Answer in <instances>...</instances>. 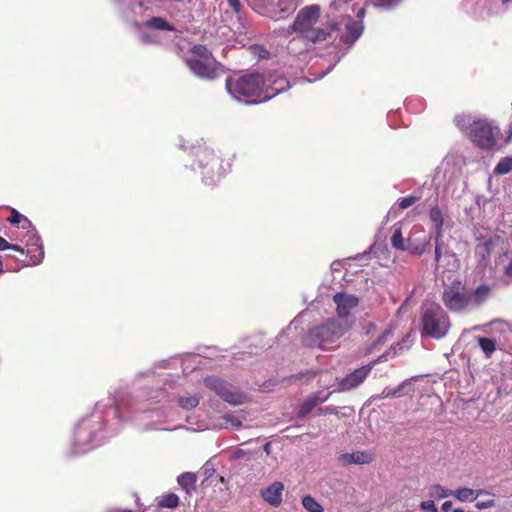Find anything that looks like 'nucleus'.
I'll return each mask as SVG.
<instances>
[{
  "instance_id": "f257e3e1",
  "label": "nucleus",
  "mask_w": 512,
  "mask_h": 512,
  "mask_svg": "<svg viewBox=\"0 0 512 512\" xmlns=\"http://www.w3.org/2000/svg\"><path fill=\"white\" fill-rule=\"evenodd\" d=\"M287 88L285 79H276L272 75L264 78L259 73L230 77L226 81V89L231 97L247 104L268 101Z\"/></svg>"
},
{
  "instance_id": "f03ea898",
  "label": "nucleus",
  "mask_w": 512,
  "mask_h": 512,
  "mask_svg": "<svg viewBox=\"0 0 512 512\" xmlns=\"http://www.w3.org/2000/svg\"><path fill=\"white\" fill-rule=\"evenodd\" d=\"M361 0H333L327 12V17L341 23L340 41L345 44H353L362 34L361 21L353 20L352 14Z\"/></svg>"
},
{
  "instance_id": "7ed1b4c3",
  "label": "nucleus",
  "mask_w": 512,
  "mask_h": 512,
  "mask_svg": "<svg viewBox=\"0 0 512 512\" xmlns=\"http://www.w3.org/2000/svg\"><path fill=\"white\" fill-rule=\"evenodd\" d=\"M455 123L478 147L491 149L496 144L495 138L499 128L492 122L470 114H462L455 117Z\"/></svg>"
},
{
  "instance_id": "20e7f679",
  "label": "nucleus",
  "mask_w": 512,
  "mask_h": 512,
  "mask_svg": "<svg viewBox=\"0 0 512 512\" xmlns=\"http://www.w3.org/2000/svg\"><path fill=\"white\" fill-rule=\"evenodd\" d=\"M351 329V322H340L333 318L326 323L312 328L304 337L303 342L308 347L322 348L335 342Z\"/></svg>"
},
{
  "instance_id": "39448f33",
  "label": "nucleus",
  "mask_w": 512,
  "mask_h": 512,
  "mask_svg": "<svg viewBox=\"0 0 512 512\" xmlns=\"http://www.w3.org/2000/svg\"><path fill=\"white\" fill-rule=\"evenodd\" d=\"M450 328V321L438 304H429L423 307L422 333L435 339L443 338Z\"/></svg>"
},
{
  "instance_id": "423d86ee",
  "label": "nucleus",
  "mask_w": 512,
  "mask_h": 512,
  "mask_svg": "<svg viewBox=\"0 0 512 512\" xmlns=\"http://www.w3.org/2000/svg\"><path fill=\"white\" fill-rule=\"evenodd\" d=\"M186 63L193 74L205 79L215 78L220 70L212 54L203 45H196L191 49V56Z\"/></svg>"
},
{
  "instance_id": "0eeeda50",
  "label": "nucleus",
  "mask_w": 512,
  "mask_h": 512,
  "mask_svg": "<svg viewBox=\"0 0 512 512\" xmlns=\"http://www.w3.org/2000/svg\"><path fill=\"white\" fill-rule=\"evenodd\" d=\"M443 302L451 311L459 312L471 307V297L460 282L453 283L443 292Z\"/></svg>"
},
{
  "instance_id": "6e6552de",
  "label": "nucleus",
  "mask_w": 512,
  "mask_h": 512,
  "mask_svg": "<svg viewBox=\"0 0 512 512\" xmlns=\"http://www.w3.org/2000/svg\"><path fill=\"white\" fill-rule=\"evenodd\" d=\"M391 244L397 250L408 251L414 255H422L426 252L430 244V237L424 236L420 242L414 241L412 237H409L407 241H405L400 227H395L391 237Z\"/></svg>"
},
{
  "instance_id": "1a4fd4ad",
  "label": "nucleus",
  "mask_w": 512,
  "mask_h": 512,
  "mask_svg": "<svg viewBox=\"0 0 512 512\" xmlns=\"http://www.w3.org/2000/svg\"><path fill=\"white\" fill-rule=\"evenodd\" d=\"M205 383L209 388L215 390L218 395H220L226 402L230 404L240 405L243 404L247 399V397L239 390L216 377L206 378Z\"/></svg>"
},
{
  "instance_id": "9d476101",
  "label": "nucleus",
  "mask_w": 512,
  "mask_h": 512,
  "mask_svg": "<svg viewBox=\"0 0 512 512\" xmlns=\"http://www.w3.org/2000/svg\"><path fill=\"white\" fill-rule=\"evenodd\" d=\"M333 301L336 304L337 317L340 322H351V327L355 323V317L352 310L359 304V299L355 295L338 292L333 296Z\"/></svg>"
},
{
  "instance_id": "9b49d317",
  "label": "nucleus",
  "mask_w": 512,
  "mask_h": 512,
  "mask_svg": "<svg viewBox=\"0 0 512 512\" xmlns=\"http://www.w3.org/2000/svg\"><path fill=\"white\" fill-rule=\"evenodd\" d=\"M430 220L435 224V260L440 263L442 260L452 259L455 261V254L445 251L443 253L442 230L444 225V218L442 211L439 207H432L429 211Z\"/></svg>"
},
{
  "instance_id": "f8f14e48",
  "label": "nucleus",
  "mask_w": 512,
  "mask_h": 512,
  "mask_svg": "<svg viewBox=\"0 0 512 512\" xmlns=\"http://www.w3.org/2000/svg\"><path fill=\"white\" fill-rule=\"evenodd\" d=\"M321 14L320 6L309 5L302 8L291 27L295 32L308 33L314 24L317 23Z\"/></svg>"
},
{
  "instance_id": "ddd939ff",
  "label": "nucleus",
  "mask_w": 512,
  "mask_h": 512,
  "mask_svg": "<svg viewBox=\"0 0 512 512\" xmlns=\"http://www.w3.org/2000/svg\"><path fill=\"white\" fill-rule=\"evenodd\" d=\"M382 359H386V354L381 355L377 360L373 361L372 363L362 366L354 370L349 375H347L344 379H342L339 382V390L347 391L359 386L369 375L373 365L379 361H382Z\"/></svg>"
},
{
  "instance_id": "4468645a",
  "label": "nucleus",
  "mask_w": 512,
  "mask_h": 512,
  "mask_svg": "<svg viewBox=\"0 0 512 512\" xmlns=\"http://www.w3.org/2000/svg\"><path fill=\"white\" fill-rule=\"evenodd\" d=\"M328 24L325 28L311 29L308 33L305 34V38L311 42L324 41L328 37L332 38L333 34H335L334 39L339 38L341 31H344L341 28V23L339 21H335L332 18H328Z\"/></svg>"
},
{
  "instance_id": "2eb2a0df",
  "label": "nucleus",
  "mask_w": 512,
  "mask_h": 512,
  "mask_svg": "<svg viewBox=\"0 0 512 512\" xmlns=\"http://www.w3.org/2000/svg\"><path fill=\"white\" fill-rule=\"evenodd\" d=\"M374 460V454L370 451H355L352 453H344L338 457V461L342 465H363L370 464Z\"/></svg>"
},
{
  "instance_id": "dca6fc26",
  "label": "nucleus",
  "mask_w": 512,
  "mask_h": 512,
  "mask_svg": "<svg viewBox=\"0 0 512 512\" xmlns=\"http://www.w3.org/2000/svg\"><path fill=\"white\" fill-rule=\"evenodd\" d=\"M26 245L28 247L26 253L30 256L31 264H40L44 258V249L40 237L36 233L29 235Z\"/></svg>"
},
{
  "instance_id": "f3484780",
  "label": "nucleus",
  "mask_w": 512,
  "mask_h": 512,
  "mask_svg": "<svg viewBox=\"0 0 512 512\" xmlns=\"http://www.w3.org/2000/svg\"><path fill=\"white\" fill-rule=\"evenodd\" d=\"M284 491V485L280 481L273 482L267 488L261 491L263 499L273 507L280 506L282 502V494Z\"/></svg>"
},
{
  "instance_id": "a211bd4d",
  "label": "nucleus",
  "mask_w": 512,
  "mask_h": 512,
  "mask_svg": "<svg viewBox=\"0 0 512 512\" xmlns=\"http://www.w3.org/2000/svg\"><path fill=\"white\" fill-rule=\"evenodd\" d=\"M391 336V328H383V330H381V332L378 334L377 339L374 340L371 344H369L366 348H364L363 352H361V355L367 356L373 352L379 351L383 347V345L391 338Z\"/></svg>"
},
{
  "instance_id": "6ab92c4d",
  "label": "nucleus",
  "mask_w": 512,
  "mask_h": 512,
  "mask_svg": "<svg viewBox=\"0 0 512 512\" xmlns=\"http://www.w3.org/2000/svg\"><path fill=\"white\" fill-rule=\"evenodd\" d=\"M483 495L491 496L490 492L483 489L475 490L465 487L454 491V497L460 502H473Z\"/></svg>"
},
{
  "instance_id": "aec40b11",
  "label": "nucleus",
  "mask_w": 512,
  "mask_h": 512,
  "mask_svg": "<svg viewBox=\"0 0 512 512\" xmlns=\"http://www.w3.org/2000/svg\"><path fill=\"white\" fill-rule=\"evenodd\" d=\"M89 425L86 421L82 424L78 425L75 431V445H78L77 452L83 453L90 449V447L86 446V440L89 436Z\"/></svg>"
},
{
  "instance_id": "412c9836",
  "label": "nucleus",
  "mask_w": 512,
  "mask_h": 512,
  "mask_svg": "<svg viewBox=\"0 0 512 512\" xmlns=\"http://www.w3.org/2000/svg\"><path fill=\"white\" fill-rule=\"evenodd\" d=\"M330 393L319 392L309 397L301 406L299 414L305 416L308 414L318 403H322L329 398Z\"/></svg>"
},
{
  "instance_id": "4be33fe9",
  "label": "nucleus",
  "mask_w": 512,
  "mask_h": 512,
  "mask_svg": "<svg viewBox=\"0 0 512 512\" xmlns=\"http://www.w3.org/2000/svg\"><path fill=\"white\" fill-rule=\"evenodd\" d=\"M489 295V287L482 285L473 291H469V297H471V307L482 304Z\"/></svg>"
},
{
  "instance_id": "5701e85b",
  "label": "nucleus",
  "mask_w": 512,
  "mask_h": 512,
  "mask_svg": "<svg viewBox=\"0 0 512 512\" xmlns=\"http://www.w3.org/2000/svg\"><path fill=\"white\" fill-rule=\"evenodd\" d=\"M196 477L192 473H183L178 477L179 485L187 492L191 493L195 489Z\"/></svg>"
},
{
  "instance_id": "b1692460",
  "label": "nucleus",
  "mask_w": 512,
  "mask_h": 512,
  "mask_svg": "<svg viewBox=\"0 0 512 512\" xmlns=\"http://www.w3.org/2000/svg\"><path fill=\"white\" fill-rule=\"evenodd\" d=\"M302 505L308 512H323L322 505L312 496L306 495L302 498Z\"/></svg>"
},
{
  "instance_id": "393cba45",
  "label": "nucleus",
  "mask_w": 512,
  "mask_h": 512,
  "mask_svg": "<svg viewBox=\"0 0 512 512\" xmlns=\"http://www.w3.org/2000/svg\"><path fill=\"white\" fill-rule=\"evenodd\" d=\"M197 156L199 158L200 164H203V162L205 161V166H208L211 163H216L218 160L214 152L210 149H203L199 151Z\"/></svg>"
},
{
  "instance_id": "a878e982",
  "label": "nucleus",
  "mask_w": 512,
  "mask_h": 512,
  "mask_svg": "<svg viewBox=\"0 0 512 512\" xmlns=\"http://www.w3.org/2000/svg\"><path fill=\"white\" fill-rule=\"evenodd\" d=\"M147 28H154L157 30H173V28L162 18H152L145 23Z\"/></svg>"
},
{
  "instance_id": "bb28decb",
  "label": "nucleus",
  "mask_w": 512,
  "mask_h": 512,
  "mask_svg": "<svg viewBox=\"0 0 512 512\" xmlns=\"http://www.w3.org/2000/svg\"><path fill=\"white\" fill-rule=\"evenodd\" d=\"M222 420L225 422L224 424H220V428H228V426H232L236 429L240 428L242 425L243 418L236 417L231 414H225L222 417Z\"/></svg>"
},
{
  "instance_id": "cd10ccee",
  "label": "nucleus",
  "mask_w": 512,
  "mask_h": 512,
  "mask_svg": "<svg viewBox=\"0 0 512 512\" xmlns=\"http://www.w3.org/2000/svg\"><path fill=\"white\" fill-rule=\"evenodd\" d=\"M512 170V158H503L496 165L494 172L496 174H507Z\"/></svg>"
},
{
  "instance_id": "c85d7f7f",
  "label": "nucleus",
  "mask_w": 512,
  "mask_h": 512,
  "mask_svg": "<svg viewBox=\"0 0 512 512\" xmlns=\"http://www.w3.org/2000/svg\"><path fill=\"white\" fill-rule=\"evenodd\" d=\"M478 343L487 356H490L495 351V342L490 338L479 337Z\"/></svg>"
},
{
  "instance_id": "c756f323",
  "label": "nucleus",
  "mask_w": 512,
  "mask_h": 512,
  "mask_svg": "<svg viewBox=\"0 0 512 512\" xmlns=\"http://www.w3.org/2000/svg\"><path fill=\"white\" fill-rule=\"evenodd\" d=\"M199 404L197 396H183L179 398V405L184 409H192Z\"/></svg>"
},
{
  "instance_id": "7c9ffc66",
  "label": "nucleus",
  "mask_w": 512,
  "mask_h": 512,
  "mask_svg": "<svg viewBox=\"0 0 512 512\" xmlns=\"http://www.w3.org/2000/svg\"><path fill=\"white\" fill-rule=\"evenodd\" d=\"M179 503V497L176 494H168L163 496L160 500L159 505L167 508H175Z\"/></svg>"
},
{
  "instance_id": "2f4dec72",
  "label": "nucleus",
  "mask_w": 512,
  "mask_h": 512,
  "mask_svg": "<svg viewBox=\"0 0 512 512\" xmlns=\"http://www.w3.org/2000/svg\"><path fill=\"white\" fill-rule=\"evenodd\" d=\"M383 330L378 322H368L364 325V331L366 335H374L380 333Z\"/></svg>"
},
{
  "instance_id": "473e14b6",
  "label": "nucleus",
  "mask_w": 512,
  "mask_h": 512,
  "mask_svg": "<svg viewBox=\"0 0 512 512\" xmlns=\"http://www.w3.org/2000/svg\"><path fill=\"white\" fill-rule=\"evenodd\" d=\"M495 505H496V503H495L494 499L489 498V499L477 501L476 504H475V507L478 510H484V509L492 508Z\"/></svg>"
},
{
  "instance_id": "72a5a7b5",
  "label": "nucleus",
  "mask_w": 512,
  "mask_h": 512,
  "mask_svg": "<svg viewBox=\"0 0 512 512\" xmlns=\"http://www.w3.org/2000/svg\"><path fill=\"white\" fill-rule=\"evenodd\" d=\"M434 490H435L436 495L440 498H446V497H450V496L454 497L455 490L446 489L439 485L435 486Z\"/></svg>"
},
{
  "instance_id": "f704fd0d",
  "label": "nucleus",
  "mask_w": 512,
  "mask_h": 512,
  "mask_svg": "<svg viewBox=\"0 0 512 512\" xmlns=\"http://www.w3.org/2000/svg\"><path fill=\"white\" fill-rule=\"evenodd\" d=\"M377 7L389 8L397 4L398 0H368Z\"/></svg>"
},
{
  "instance_id": "c9c22d12",
  "label": "nucleus",
  "mask_w": 512,
  "mask_h": 512,
  "mask_svg": "<svg viewBox=\"0 0 512 512\" xmlns=\"http://www.w3.org/2000/svg\"><path fill=\"white\" fill-rule=\"evenodd\" d=\"M417 200H418V198L415 196H408L405 198H401L399 200L398 204H399L400 208L407 209L410 206H412Z\"/></svg>"
},
{
  "instance_id": "e433bc0d",
  "label": "nucleus",
  "mask_w": 512,
  "mask_h": 512,
  "mask_svg": "<svg viewBox=\"0 0 512 512\" xmlns=\"http://www.w3.org/2000/svg\"><path fill=\"white\" fill-rule=\"evenodd\" d=\"M25 218L24 215L20 214L16 209L11 210V216L8 218V221L11 224H20Z\"/></svg>"
},
{
  "instance_id": "4c0bfd02",
  "label": "nucleus",
  "mask_w": 512,
  "mask_h": 512,
  "mask_svg": "<svg viewBox=\"0 0 512 512\" xmlns=\"http://www.w3.org/2000/svg\"><path fill=\"white\" fill-rule=\"evenodd\" d=\"M20 224H21V228L27 230L28 233H30V235L33 233H36L35 228L33 227L31 221L27 217H25L23 219V221L20 222Z\"/></svg>"
},
{
  "instance_id": "58836bf2",
  "label": "nucleus",
  "mask_w": 512,
  "mask_h": 512,
  "mask_svg": "<svg viewBox=\"0 0 512 512\" xmlns=\"http://www.w3.org/2000/svg\"><path fill=\"white\" fill-rule=\"evenodd\" d=\"M421 508L427 512H438L433 501H425L421 504Z\"/></svg>"
},
{
  "instance_id": "ea45409f",
  "label": "nucleus",
  "mask_w": 512,
  "mask_h": 512,
  "mask_svg": "<svg viewBox=\"0 0 512 512\" xmlns=\"http://www.w3.org/2000/svg\"><path fill=\"white\" fill-rule=\"evenodd\" d=\"M490 249H491V243L490 242H484V243H481L477 246V251L478 252H485L487 254L490 253Z\"/></svg>"
},
{
  "instance_id": "a19ab883",
  "label": "nucleus",
  "mask_w": 512,
  "mask_h": 512,
  "mask_svg": "<svg viewBox=\"0 0 512 512\" xmlns=\"http://www.w3.org/2000/svg\"><path fill=\"white\" fill-rule=\"evenodd\" d=\"M229 6L236 12L240 9V1L239 0H227Z\"/></svg>"
},
{
  "instance_id": "79ce46f5",
  "label": "nucleus",
  "mask_w": 512,
  "mask_h": 512,
  "mask_svg": "<svg viewBox=\"0 0 512 512\" xmlns=\"http://www.w3.org/2000/svg\"><path fill=\"white\" fill-rule=\"evenodd\" d=\"M452 506H453V505H452V502H451V501H445V502L442 504L441 509H442V511H443V512H450V511H452V510H453V509H452Z\"/></svg>"
},
{
  "instance_id": "37998d69",
  "label": "nucleus",
  "mask_w": 512,
  "mask_h": 512,
  "mask_svg": "<svg viewBox=\"0 0 512 512\" xmlns=\"http://www.w3.org/2000/svg\"><path fill=\"white\" fill-rule=\"evenodd\" d=\"M9 243L6 239L0 236V251L7 250Z\"/></svg>"
},
{
  "instance_id": "c03bdc74",
  "label": "nucleus",
  "mask_w": 512,
  "mask_h": 512,
  "mask_svg": "<svg viewBox=\"0 0 512 512\" xmlns=\"http://www.w3.org/2000/svg\"><path fill=\"white\" fill-rule=\"evenodd\" d=\"M8 249L17 251V252H19L21 254H24V252H25L24 249L21 246L16 245V244H9Z\"/></svg>"
},
{
  "instance_id": "a18cd8bd",
  "label": "nucleus",
  "mask_w": 512,
  "mask_h": 512,
  "mask_svg": "<svg viewBox=\"0 0 512 512\" xmlns=\"http://www.w3.org/2000/svg\"><path fill=\"white\" fill-rule=\"evenodd\" d=\"M383 394L385 397H395L397 395V391L396 390H387L385 389L383 391Z\"/></svg>"
},
{
  "instance_id": "49530a36",
  "label": "nucleus",
  "mask_w": 512,
  "mask_h": 512,
  "mask_svg": "<svg viewBox=\"0 0 512 512\" xmlns=\"http://www.w3.org/2000/svg\"><path fill=\"white\" fill-rule=\"evenodd\" d=\"M263 450H264V452L266 453V455H270V454H271V443H270V442H267V443L264 445Z\"/></svg>"
},
{
  "instance_id": "de8ad7c7",
  "label": "nucleus",
  "mask_w": 512,
  "mask_h": 512,
  "mask_svg": "<svg viewBox=\"0 0 512 512\" xmlns=\"http://www.w3.org/2000/svg\"><path fill=\"white\" fill-rule=\"evenodd\" d=\"M365 15V8L364 7H360L357 11V17L359 19H362Z\"/></svg>"
},
{
  "instance_id": "09e8293b",
  "label": "nucleus",
  "mask_w": 512,
  "mask_h": 512,
  "mask_svg": "<svg viewBox=\"0 0 512 512\" xmlns=\"http://www.w3.org/2000/svg\"><path fill=\"white\" fill-rule=\"evenodd\" d=\"M505 273L507 275H512V261L509 263V265L505 269Z\"/></svg>"
},
{
  "instance_id": "8fccbe9b",
  "label": "nucleus",
  "mask_w": 512,
  "mask_h": 512,
  "mask_svg": "<svg viewBox=\"0 0 512 512\" xmlns=\"http://www.w3.org/2000/svg\"><path fill=\"white\" fill-rule=\"evenodd\" d=\"M451 512H464L462 508H455Z\"/></svg>"
},
{
  "instance_id": "3c124183",
  "label": "nucleus",
  "mask_w": 512,
  "mask_h": 512,
  "mask_svg": "<svg viewBox=\"0 0 512 512\" xmlns=\"http://www.w3.org/2000/svg\"><path fill=\"white\" fill-rule=\"evenodd\" d=\"M510 2H512V0H502V3H503V4H508V3H510Z\"/></svg>"
},
{
  "instance_id": "603ef678",
  "label": "nucleus",
  "mask_w": 512,
  "mask_h": 512,
  "mask_svg": "<svg viewBox=\"0 0 512 512\" xmlns=\"http://www.w3.org/2000/svg\"><path fill=\"white\" fill-rule=\"evenodd\" d=\"M3 271V263L2 261L0 260V273Z\"/></svg>"
}]
</instances>
